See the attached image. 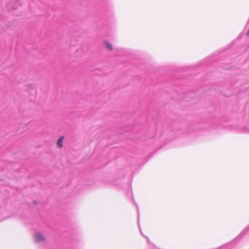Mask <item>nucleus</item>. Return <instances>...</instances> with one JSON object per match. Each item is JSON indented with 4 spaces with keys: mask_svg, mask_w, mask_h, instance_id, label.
<instances>
[{
    "mask_svg": "<svg viewBox=\"0 0 249 249\" xmlns=\"http://www.w3.org/2000/svg\"><path fill=\"white\" fill-rule=\"evenodd\" d=\"M44 235L40 233H36L34 235V241L36 243H39L45 241Z\"/></svg>",
    "mask_w": 249,
    "mask_h": 249,
    "instance_id": "1",
    "label": "nucleus"
},
{
    "mask_svg": "<svg viewBox=\"0 0 249 249\" xmlns=\"http://www.w3.org/2000/svg\"><path fill=\"white\" fill-rule=\"evenodd\" d=\"M249 231V226L246 228L241 233L232 241L233 243H235L237 239L242 238L244 235H245Z\"/></svg>",
    "mask_w": 249,
    "mask_h": 249,
    "instance_id": "2",
    "label": "nucleus"
},
{
    "mask_svg": "<svg viewBox=\"0 0 249 249\" xmlns=\"http://www.w3.org/2000/svg\"><path fill=\"white\" fill-rule=\"evenodd\" d=\"M64 139V137L61 136L58 139V140L57 141V145L59 148H61L63 146L62 142H63Z\"/></svg>",
    "mask_w": 249,
    "mask_h": 249,
    "instance_id": "3",
    "label": "nucleus"
},
{
    "mask_svg": "<svg viewBox=\"0 0 249 249\" xmlns=\"http://www.w3.org/2000/svg\"><path fill=\"white\" fill-rule=\"evenodd\" d=\"M105 46H106V47L109 50V51H111L113 49V48L112 47V45L111 44L108 42V41H106L105 42Z\"/></svg>",
    "mask_w": 249,
    "mask_h": 249,
    "instance_id": "4",
    "label": "nucleus"
},
{
    "mask_svg": "<svg viewBox=\"0 0 249 249\" xmlns=\"http://www.w3.org/2000/svg\"><path fill=\"white\" fill-rule=\"evenodd\" d=\"M19 4V1H17L15 2L13 4L14 5L11 7L12 9L16 10L18 8L17 5Z\"/></svg>",
    "mask_w": 249,
    "mask_h": 249,
    "instance_id": "5",
    "label": "nucleus"
},
{
    "mask_svg": "<svg viewBox=\"0 0 249 249\" xmlns=\"http://www.w3.org/2000/svg\"><path fill=\"white\" fill-rule=\"evenodd\" d=\"M136 206L137 207V210H138V223L139 226L140 227V226H139V218H140L139 211V209L138 208V206L137 205H136Z\"/></svg>",
    "mask_w": 249,
    "mask_h": 249,
    "instance_id": "6",
    "label": "nucleus"
},
{
    "mask_svg": "<svg viewBox=\"0 0 249 249\" xmlns=\"http://www.w3.org/2000/svg\"><path fill=\"white\" fill-rule=\"evenodd\" d=\"M141 232L142 235L143 237H145V238L147 239V241H149V238H148L147 237H146V236H144V235L142 233V231H141Z\"/></svg>",
    "mask_w": 249,
    "mask_h": 249,
    "instance_id": "7",
    "label": "nucleus"
},
{
    "mask_svg": "<svg viewBox=\"0 0 249 249\" xmlns=\"http://www.w3.org/2000/svg\"><path fill=\"white\" fill-rule=\"evenodd\" d=\"M10 4H11V3H9L8 5V7H10Z\"/></svg>",
    "mask_w": 249,
    "mask_h": 249,
    "instance_id": "8",
    "label": "nucleus"
},
{
    "mask_svg": "<svg viewBox=\"0 0 249 249\" xmlns=\"http://www.w3.org/2000/svg\"><path fill=\"white\" fill-rule=\"evenodd\" d=\"M34 203H35V204H36V201H34Z\"/></svg>",
    "mask_w": 249,
    "mask_h": 249,
    "instance_id": "9",
    "label": "nucleus"
}]
</instances>
